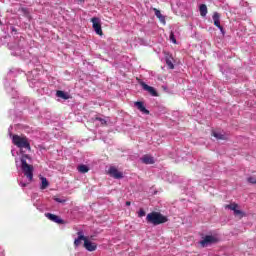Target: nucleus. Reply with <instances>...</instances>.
Listing matches in <instances>:
<instances>
[{"mask_svg": "<svg viewBox=\"0 0 256 256\" xmlns=\"http://www.w3.org/2000/svg\"><path fill=\"white\" fill-rule=\"evenodd\" d=\"M146 221L151 225L157 226V225H163V223H167L169 219L163 214H161L160 212H151L147 214Z\"/></svg>", "mask_w": 256, "mask_h": 256, "instance_id": "f257e3e1", "label": "nucleus"}, {"mask_svg": "<svg viewBox=\"0 0 256 256\" xmlns=\"http://www.w3.org/2000/svg\"><path fill=\"white\" fill-rule=\"evenodd\" d=\"M12 143L19 149H27V151H31V143L29 142V138L25 135H12Z\"/></svg>", "mask_w": 256, "mask_h": 256, "instance_id": "f03ea898", "label": "nucleus"}, {"mask_svg": "<svg viewBox=\"0 0 256 256\" xmlns=\"http://www.w3.org/2000/svg\"><path fill=\"white\" fill-rule=\"evenodd\" d=\"M27 159H29V155H27V154H25L21 157L22 171H23L25 177H27V179H29V181H33V166L29 165L27 163Z\"/></svg>", "mask_w": 256, "mask_h": 256, "instance_id": "7ed1b4c3", "label": "nucleus"}, {"mask_svg": "<svg viewBox=\"0 0 256 256\" xmlns=\"http://www.w3.org/2000/svg\"><path fill=\"white\" fill-rule=\"evenodd\" d=\"M92 27L96 33V35H103V29L101 28V19L97 17L91 18Z\"/></svg>", "mask_w": 256, "mask_h": 256, "instance_id": "20e7f679", "label": "nucleus"}, {"mask_svg": "<svg viewBox=\"0 0 256 256\" xmlns=\"http://www.w3.org/2000/svg\"><path fill=\"white\" fill-rule=\"evenodd\" d=\"M213 243H217V239L213 235H206L200 242L199 245L203 248L209 247V245H213Z\"/></svg>", "mask_w": 256, "mask_h": 256, "instance_id": "39448f33", "label": "nucleus"}, {"mask_svg": "<svg viewBox=\"0 0 256 256\" xmlns=\"http://www.w3.org/2000/svg\"><path fill=\"white\" fill-rule=\"evenodd\" d=\"M212 19L214 21L215 27H218L222 35H225V29H223V26H221V14H219V12H214Z\"/></svg>", "mask_w": 256, "mask_h": 256, "instance_id": "423d86ee", "label": "nucleus"}, {"mask_svg": "<svg viewBox=\"0 0 256 256\" xmlns=\"http://www.w3.org/2000/svg\"><path fill=\"white\" fill-rule=\"evenodd\" d=\"M45 217H47L49 221H53V223H57L58 225H65V220L61 219V217L55 214L45 213Z\"/></svg>", "mask_w": 256, "mask_h": 256, "instance_id": "0eeeda50", "label": "nucleus"}, {"mask_svg": "<svg viewBox=\"0 0 256 256\" xmlns=\"http://www.w3.org/2000/svg\"><path fill=\"white\" fill-rule=\"evenodd\" d=\"M140 85L144 91H147L150 95H152V97H159L157 90H155V88L152 86L147 85L145 82H141Z\"/></svg>", "mask_w": 256, "mask_h": 256, "instance_id": "6e6552de", "label": "nucleus"}, {"mask_svg": "<svg viewBox=\"0 0 256 256\" xmlns=\"http://www.w3.org/2000/svg\"><path fill=\"white\" fill-rule=\"evenodd\" d=\"M108 173L114 179H123V173L117 170L115 167H110Z\"/></svg>", "mask_w": 256, "mask_h": 256, "instance_id": "1a4fd4ad", "label": "nucleus"}, {"mask_svg": "<svg viewBox=\"0 0 256 256\" xmlns=\"http://www.w3.org/2000/svg\"><path fill=\"white\" fill-rule=\"evenodd\" d=\"M84 247L87 251H90V252L97 251V244L95 242L89 241V239L87 238L84 242Z\"/></svg>", "mask_w": 256, "mask_h": 256, "instance_id": "9d476101", "label": "nucleus"}, {"mask_svg": "<svg viewBox=\"0 0 256 256\" xmlns=\"http://www.w3.org/2000/svg\"><path fill=\"white\" fill-rule=\"evenodd\" d=\"M78 237L74 240V247H79L81 245V242L87 240V237L83 235V231L77 232Z\"/></svg>", "mask_w": 256, "mask_h": 256, "instance_id": "9b49d317", "label": "nucleus"}, {"mask_svg": "<svg viewBox=\"0 0 256 256\" xmlns=\"http://www.w3.org/2000/svg\"><path fill=\"white\" fill-rule=\"evenodd\" d=\"M135 107H137L138 111H141V113H144V115H149V110L145 108V104L143 102L137 101L134 103Z\"/></svg>", "mask_w": 256, "mask_h": 256, "instance_id": "f8f14e48", "label": "nucleus"}, {"mask_svg": "<svg viewBox=\"0 0 256 256\" xmlns=\"http://www.w3.org/2000/svg\"><path fill=\"white\" fill-rule=\"evenodd\" d=\"M142 163H144L145 165H154L155 164V158H153V156L151 155H144L141 158Z\"/></svg>", "mask_w": 256, "mask_h": 256, "instance_id": "ddd939ff", "label": "nucleus"}, {"mask_svg": "<svg viewBox=\"0 0 256 256\" xmlns=\"http://www.w3.org/2000/svg\"><path fill=\"white\" fill-rule=\"evenodd\" d=\"M165 61L168 69H175V65L173 64V56L166 54Z\"/></svg>", "mask_w": 256, "mask_h": 256, "instance_id": "4468645a", "label": "nucleus"}, {"mask_svg": "<svg viewBox=\"0 0 256 256\" xmlns=\"http://www.w3.org/2000/svg\"><path fill=\"white\" fill-rule=\"evenodd\" d=\"M213 137L220 141H227V135L222 134L221 132H212Z\"/></svg>", "mask_w": 256, "mask_h": 256, "instance_id": "2eb2a0df", "label": "nucleus"}, {"mask_svg": "<svg viewBox=\"0 0 256 256\" xmlns=\"http://www.w3.org/2000/svg\"><path fill=\"white\" fill-rule=\"evenodd\" d=\"M153 11H154L156 17L159 19V21L161 23H165V16H163V14H161V11H159L157 8H153Z\"/></svg>", "mask_w": 256, "mask_h": 256, "instance_id": "dca6fc26", "label": "nucleus"}, {"mask_svg": "<svg viewBox=\"0 0 256 256\" xmlns=\"http://www.w3.org/2000/svg\"><path fill=\"white\" fill-rule=\"evenodd\" d=\"M40 179H41L40 189L43 191V190L47 189V187H49V181L45 177H41Z\"/></svg>", "mask_w": 256, "mask_h": 256, "instance_id": "f3484780", "label": "nucleus"}, {"mask_svg": "<svg viewBox=\"0 0 256 256\" xmlns=\"http://www.w3.org/2000/svg\"><path fill=\"white\" fill-rule=\"evenodd\" d=\"M201 17H207V5L201 4L199 7Z\"/></svg>", "mask_w": 256, "mask_h": 256, "instance_id": "a211bd4d", "label": "nucleus"}, {"mask_svg": "<svg viewBox=\"0 0 256 256\" xmlns=\"http://www.w3.org/2000/svg\"><path fill=\"white\" fill-rule=\"evenodd\" d=\"M56 97H60V99H65V100L69 99L68 94L61 90H58L56 92Z\"/></svg>", "mask_w": 256, "mask_h": 256, "instance_id": "6ab92c4d", "label": "nucleus"}, {"mask_svg": "<svg viewBox=\"0 0 256 256\" xmlns=\"http://www.w3.org/2000/svg\"><path fill=\"white\" fill-rule=\"evenodd\" d=\"M225 209H230V211H235V210L239 209V204H237V203L227 204V205H225Z\"/></svg>", "mask_w": 256, "mask_h": 256, "instance_id": "aec40b11", "label": "nucleus"}, {"mask_svg": "<svg viewBox=\"0 0 256 256\" xmlns=\"http://www.w3.org/2000/svg\"><path fill=\"white\" fill-rule=\"evenodd\" d=\"M78 171L79 173H89V167H87L85 164H82L78 166Z\"/></svg>", "mask_w": 256, "mask_h": 256, "instance_id": "412c9836", "label": "nucleus"}, {"mask_svg": "<svg viewBox=\"0 0 256 256\" xmlns=\"http://www.w3.org/2000/svg\"><path fill=\"white\" fill-rule=\"evenodd\" d=\"M234 215L236 217H240V219H243V217H245V213L237 208L234 210Z\"/></svg>", "mask_w": 256, "mask_h": 256, "instance_id": "4be33fe9", "label": "nucleus"}, {"mask_svg": "<svg viewBox=\"0 0 256 256\" xmlns=\"http://www.w3.org/2000/svg\"><path fill=\"white\" fill-rule=\"evenodd\" d=\"M248 183H251L252 185H256V178L253 176H250L247 178Z\"/></svg>", "mask_w": 256, "mask_h": 256, "instance_id": "5701e85b", "label": "nucleus"}, {"mask_svg": "<svg viewBox=\"0 0 256 256\" xmlns=\"http://www.w3.org/2000/svg\"><path fill=\"white\" fill-rule=\"evenodd\" d=\"M170 41H172V43H177V39H175V34L173 32L170 33Z\"/></svg>", "mask_w": 256, "mask_h": 256, "instance_id": "b1692460", "label": "nucleus"}, {"mask_svg": "<svg viewBox=\"0 0 256 256\" xmlns=\"http://www.w3.org/2000/svg\"><path fill=\"white\" fill-rule=\"evenodd\" d=\"M54 201H56V203H66L67 202V200L61 199V198H57V197H54Z\"/></svg>", "mask_w": 256, "mask_h": 256, "instance_id": "393cba45", "label": "nucleus"}, {"mask_svg": "<svg viewBox=\"0 0 256 256\" xmlns=\"http://www.w3.org/2000/svg\"><path fill=\"white\" fill-rule=\"evenodd\" d=\"M146 213L145 210H143V208H141L138 212V217H145Z\"/></svg>", "mask_w": 256, "mask_h": 256, "instance_id": "a878e982", "label": "nucleus"}, {"mask_svg": "<svg viewBox=\"0 0 256 256\" xmlns=\"http://www.w3.org/2000/svg\"><path fill=\"white\" fill-rule=\"evenodd\" d=\"M97 121H101V123H107V121H105V119L102 118H96Z\"/></svg>", "mask_w": 256, "mask_h": 256, "instance_id": "bb28decb", "label": "nucleus"}, {"mask_svg": "<svg viewBox=\"0 0 256 256\" xmlns=\"http://www.w3.org/2000/svg\"><path fill=\"white\" fill-rule=\"evenodd\" d=\"M75 2L78 3V4L85 3L84 0H75Z\"/></svg>", "mask_w": 256, "mask_h": 256, "instance_id": "cd10ccee", "label": "nucleus"}, {"mask_svg": "<svg viewBox=\"0 0 256 256\" xmlns=\"http://www.w3.org/2000/svg\"><path fill=\"white\" fill-rule=\"evenodd\" d=\"M20 185H21V187H25L27 185V183L21 182Z\"/></svg>", "mask_w": 256, "mask_h": 256, "instance_id": "c85d7f7f", "label": "nucleus"}, {"mask_svg": "<svg viewBox=\"0 0 256 256\" xmlns=\"http://www.w3.org/2000/svg\"><path fill=\"white\" fill-rule=\"evenodd\" d=\"M126 205H127V207H129L131 205V202L130 201H126Z\"/></svg>", "mask_w": 256, "mask_h": 256, "instance_id": "c756f323", "label": "nucleus"}, {"mask_svg": "<svg viewBox=\"0 0 256 256\" xmlns=\"http://www.w3.org/2000/svg\"><path fill=\"white\" fill-rule=\"evenodd\" d=\"M21 11H23V13H25L27 11L26 8H22Z\"/></svg>", "mask_w": 256, "mask_h": 256, "instance_id": "7c9ffc66", "label": "nucleus"}, {"mask_svg": "<svg viewBox=\"0 0 256 256\" xmlns=\"http://www.w3.org/2000/svg\"><path fill=\"white\" fill-rule=\"evenodd\" d=\"M0 25H3V22H1V20H0Z\"/></svg>", "mask_w": 256, "mask_h": 256, "instance_id": "2f4dec72", "label": "nucleus"}]
</instances>
